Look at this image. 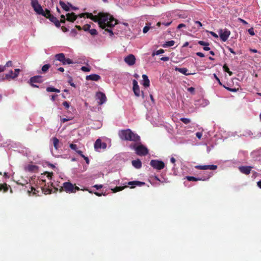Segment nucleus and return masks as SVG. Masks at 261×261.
<instances>
[{
	"label": "nucleus",
	"mask_w": 261,
	"mask_h": 261,
	"mask_svg": "<svg viewBox=\"0 0 261 261\" xmlns=\"http://www.w3.org/2000/svg\"><path fill=\"white\" fill-rule=\"evenodd\" d=\"M86 17L95 22H97L101 29L106 27L112 28L118 23V20L113 16L108 13L100 12L97 15H93L92 13L86 14Z\"/></svg>",
	"instance_id": "1"
},
{
	"label": "nucleus",
	"mask_w": 261,
	"mask_h": 261,
	"mask_svg": "<svg viewBox=\"0 0 261 261\" xmlns=\"http://www.w3.org/2000/svg\"><path fill=\"white\" fill-rule=\"evenodd\" d=\"M118 136L120 139L123 141L138 142L140 140V136L128 128L120 130L118 133Z\"/></svg>",
	"instance_id": "2"
},
{
	"label": "nucleus",
	"mask_w": 261,
	"mask_h": 261,
	"mask_svg": "<svg viewBox=\"0 0 261 261\" xmlns=\"http://www.w3.org/2000/svg\"><path fill=\"white\" fill-rule=\"evenodd\" d=\"M81 189L79 187L72 184L70 181H66L63 184V186L60 189V192L65 191L67 193H75L76 191H80Z\"/></svg>",
	"instance_id": "3"
},
{
	"label": "nucleus",
	"mask_w": 261,
	"mask_h": 261,
	"mask_svg": "<svg viewBox=\"0 0 261 261\" xmlns=\"http://www.w3.org/2000/svg\"><path fill=\"white\" fill-rule=\"evenodd\" d=\"M130 148L135 150V153L139 156H145L149 153L148 148L142 144H139L136 146V144H132Z\"/></svg>",
	"instance_id": "4"
},
{
	"label": "nucleus",
	"mask_w": 261,
	"mask_h": 261,
	"mask_svg": "<svg viewBox=\"0 0 261 261\" xmlns=\"http://www.w3.org/2000/svg\"><path fill=\"white\" fill-rule=\"evenodd\" d=\"M31 6L37 14L41 15L43 16H45L46 9L43 10L41 6L39 4L38 0H31Z\"/></svg>",
	"instance_id": "5"
},
{
	"label": "nucleus",
	"mask_w": 261,
	"mask_h": 261,
	"mask_svg": "<svg viewBox=\"0 0 261 261\" xmlns=\"http://www.w3.org/2000/svg\"><path fill=\"white\" fill-rule=\"evenodd\" d=\"M44 17L48 19L51 22L54 23L56 27L59 28L60 27V22L56 17L50 13V11L49 10L46 9L45 16H44Z\"/></svg>",
	"instance_id": "6"
},
{
	"label": "nucleus",
	"mask_w": 261,
	"mask_h": 261,
	"mask_svg": "<svg viewBox=\"0 0 261 261\" xmlns=\"http://www.w3.org/2000/svg\"><path fill=\"white\" fill-rule=\"evenodd\" d=\"M43 82L42 76L41 75H35L31 77L29 80L28 83L34 88H39V86L35 83H42Z\"/></svg>",
	"instance_id": "7"
},
{
	"label": "nucleus",
	"mask_w": 261,
	"mask_h": 261,
	"mask_svg": "<svg viewBox=\"0 0 261 261\" xmlns=\"http://www.w3.org/2000/svg\"><path fill=\"white\" fill-rule=\"evenodd\" d=\"M150 166L154 169L157 170H162L165 167V164L162 161L158 160H152L150 162Z\"/></svg>",
	"instance_id": "8"
},
{
	"label": "nucleus",
	"mask_w": 261,
	"mask_h": 261,
	"mask_svg": "<svg viewBox=\"0 0 261 261\" xmlns=\"http://www.w3.org/2000/svg\"><path fill=\"white\" fill-rule=\"evenodd\" d=\"M219 34L220 37V39L223 41L225 42L227 40L230 35V31L226 29H220L219 31Z\"/></svg>",
	"instance_id": "9"
},
{
	"label": "nucleus",
	"mask_w": 261,
	"mask_h": 261,
	"mask_svg": "<svg viewBox=\"0 0 261 261\" xmlns=\"http://www.w3.org/2000/svg\"><path fill=\"white\" fill-rule=\"evenodd\" d=\"M212 176V174L211 173L208 174H206L205 175L203 176L202 177L200 178H196L194 176H186L185 178H186L188 181H196L198 180H208Z\"/></svg>",
	"instance_id": "10"
},
{
	"label": "nucleus",
	"mask_w": 261,
	"mask_h": 261,
	"mask_svg": "<svg viewBox=\"0 0 261 261\" xmlns=\"http://www.w3.org/2000/svg\"><path fill=\"white\" fill-rule=\"evenodd\" d=\"M218 167L217 165H197L195 166V168L199 170H215L217 169Z\"/></svg>",
	"instance_id": "11"
},
{
	"label": "nucleus",
	"mask_w": 261,
	"mask_h": 261,
	"mask_svg": "<svg viewBox=\"0 0 261 261\" xmlns=\"http://www.w3.org/2000/svg\"><path fill=\"white\" fill-rule=\"evenodd\" d=\"M96 98L99 100V105H102L107 101V97L105 93L101 92H98L96 94Z\"/></svg>",
	"instance_id": "12"
},
{
	"label": "nucleus",
	"mask_w": 261,
	"mask_h": 261,
	"mask_svg": "<svg viewBox=\"0 0 261 261\" xmlns=\"http://www.w3.org/2000/svg\"><path fill=\"white\" fill-rule=\"evenodd\" d=\"M125 62L129 66H132L135 64L136 58L135 56L130 54L128 56H126L124 59Z\"/></svg>",
	"instance_id": "13"
},
{
	"label": "nucleus",
	"mask_w": 261,
	"mask_h": 261,
	"mask_svg": "<svg viewBox=\"0 0 261 261\" xmlns=\"http://www.w3.org/2000/svg\"><path fill=\"white\" fill-rule=\"evenodd\" d=\"M252 168L251 166H240L239 167V169L240 171L246 175H248L250 174L251 169Z\"/></svg>",
	"instance_id": "14"
},
{
	"label": "nucleus",
	"mask_w": 261,
	"mask_h": 261,
	"mask_svg": "<svg viewBox=\"0 0 261 261\" xmlns=\"http://www.w3.org/2000/svg\"><path fill=\"white\" fill-rule=\"evenodd\" d=\"M133 91L134 92L135 95L139 97L140 94V89L138 85V82L135 80H134L133 81Z\"/></svg>",
	"instance_id": "15"
},
{
	"label": "nucleus",
	"mask_w": 261,
	"mask_h": 261,
	"mask_svg": "<svg viewBox=\"0 0 261 261\" xmlns=\"http://www.w3.org/2000/svg\"><path fill=\"white\" fill-rule=\"evenodd\" d=\"M25 169L29 172H37L38 170V167L35 165L29 164L25 168Z\"/></svg>",
	"instance_id": "16"
},
{
	"label": "nucleus",
	"mask_w": 261,
	"mask_h": 261,
	"mask_svg": "<svg viewBox=\"0 0 261 261\" xmlns=\"http://www.w3.org/2000/svg\"><path fill=\"white\" fill-rule=\"evenodd\" d=\"M145 184V182L139 181H132L128 182V185L131 186V188H134L136 186H142Z\"/></svg>",
	"instance_id": "17"
},
{
	"label": "nucleus",
	"mask_w": 261,
	"mask_h": 261,
	"mask_svg": "<svg viewBox=\"0 0 261 261\" xmlns=\"http://www.w3.org/2000/svg\"><path fill=\"white\" fill-rule=\"evenodd\" d=\"M87 80H91L93 81H97L100 79V76L96 74H93L89 75H87L86 77Z\"/></svg>",
	"instance_id": "18"
},
{
	"label": "nucleus",
	"mask_w": 261,
	"mask_h": 261,
	"mask_svg": "<svg viewBox=\"0 0 261 261\" xmlns=\"http://www.w3.org/2000/svg\"><path fill=\"white\" fill-rule=\"evenodd\" d=\"M66 16L67 20L70 22H74L77 18V16L73 12L67 13Z\"/></svg>",
	"instance_id": "19"
},
{
	"label": "nucleus",
	"mask_w": 261,
	"mask_h": 261,
	"mask_svg": "<svg viewBox=\"0 0 261 261\" xmlns=\"http://www.w3.org/2000/svg\"><path fill=\"white\" fill-rule=\"evenodd\" d=\"M14 73L13 72V70H10L8 73L6 74L5 76H3V80H9L10 79H14L15 78H13Z\"/></svg>",
	"instance_id": "20"
},
{
	"label": "nucleus",
	"mask_w": 261,
	"mask_h": 261,
	"mask_svg": "<svg viewBox=\"0 0 261 261\" xmlns=\"http://www.w3.org/2000/svg\"><path fill=\"white\" fill-rule=\"evenodd\" d=\"M142 78L143 81V85L145 87H149L150 85V81L148 79V76L146 74H143Z\"/></svg>",
	"instance_id": "21"
},
{
	"label": "nucleus",
	"mask_w": 261,
	"mask_h": 261,
	"mask_svg": "<svg viewBox=\"0 0 261 261\" xmlns=\"http://www.w3.org/2000/svg\"><path fill=\"white\" fill-rule=\"evenodd\" d=\"M132 163L133 166L137 169H140L142 167V163L139 159L132 161Z\"/></svg>",
	"instance_id": "22"
},
{
	"label": "nucleus",
	"mask_w": 261,
	"mask_h": 261,
	"mask_svg": "<svg viewBox=\"0 0 261 261\" xmlns=\"http://www.w3.org/2000/svg\"><path fill=\"white\" fill-rule=\"evenodd\" d=\"M175 70L177 71L186 75H189L191 74H193V73H188V69L186 68H178L176 67Z\"/></svg>",
	"instance_id": "23"
},
{
	"label": "nucleus",
	"mask_w": 261,
	"mask_h": 261,
	"mask_svg": "<svg viewBox=\"0 0 261 261\" xmlns=\"http://www.w3.org/2000/svg\"><path fill=\"white\" fill-rule=\"evenodd\" d=\"M50 67V65L49 64L44 65L41 68V70L39 72V73H46L49 68Z\"/></svg>",
	"instance_id": "24"
},
{
	"label": "nucleus",
	"mask_w": 261,
	"mask_h": 261,
	"mask_svg": "<svg viewBox=\"0 0 261 261\" xmlns=\"http://www.w3.org/2000/svg\"><path fill=\"white\" fill-rule=\"evenodd\" d=\"M101 140L100 139H97L94 143V148L96 150L101 148Z\"/></svg>",
	"instance_id": "25"
},
{
	"label": "nucleus",
	"mask_w": 261,
	"mask_h": 261,
	"mask_svg": "<svg viewBox=\"0 0 261 261\" xmlns=\"http://www.w3.org/2000/svg\"><path fill=\"white\" fill-rule=\"evenodd\" d=\"M65 55L63 53H60L55 55V58L57 60L62 62L64 60Z\"/></svg>",
	"instance_id": "26"
},
{
	"label": "nucleus",
	"mask_w": 261,
	"mask_h": 261,
	"mask_svg": "<svg viewBox=\"0 0 261 261\" xmlns=\"http://www.w3.org/2000/svg\"><path fill=\"white\" fill-rule=\"evenodd\" d=\"M41 190L42 191V192L44 194H50L52 193L53 192V189H50L48 188H47V187H41Z\"/></svg>",
	"instance_id": "27"
},
{
	"label": "nucleus",
	"mask_w": 261,
	"mask_h": 261,
	"mask_svg": "<svg viewBox=\"0 0 261 261\" xmlns=\"http://www.w3.org/2000/svg\"><path fill=\"white\" fill-rule=\"evenodd\" d=\"M9 186H8L6 183L4 184H0V191L3 190L4 192H7L9 189Z\"/></svg>",
	"instance_id": "28"
},
{
	"label": "nucleus",
	"mask_w": 261,
	"mask_h": 261,
	"mask_svg": "<svg viewBox=\"0 0 261 261\" xmlns=\"http://www.w3.org/2000/svg\"><path fill=\"white\" fill-rule=\"evenodd\" d=\"M53 144L55 148L57 150L59 148V140L56 137L53 138Z\"/></svg>",
	"instance_id": "29"
},
{
	"label": "nucleus",
	"mask_w": 261,
	"mask_h": 261,
	"mask_svg": "<svg viewBox=\"0 0 261 261\" xmlns=\"http://www.w3.org/2000/svg\"><path fill=\"white\" fill-rule=\"evenodd\" d=\"M60 5L61 7L66 11H69L70 10L69 7L63 1H60Z\"/></svg>",
	"instance_id": "30"
},
{
	"label": "nucleus",
	"mask_w": 261,
	"mask_h": 261,
	"mask_svg": "<svg viewBox=\"0 0 261 261\" xmlns=\"http://www.w3.org/2000/svg\"><path fill=\"white\" fill-rule=\"evenodd\" d=\"M62 63L63 65H66V64H73V61L69 58H66L65 57H64V60H63V61H62Z\"/></svg>",
	"instance_id": "31"
},
{
	"label": "nucleus",
	"mask_w": 261,
	"mask_h": 261,
	"mask_svg": "<svg viewBox=\"0 0 261 261\" xmlns=\"http://www.w3.org/2000/svg\"><path fill=\"white\" fill-rule=\"evenodd\" d=\"M46 91L47 92H57V93H59L60 92V90L59 89H56L54 87H47Z\"/></svg>",
	"instance_id": "32"
},
{
	"label": "nucleus",
	"mask_w": 261,
	"mask_h": 261,
	"mask_svg": "<svg viewBox=\"0 0 261 261\" xmlns=\"http://www.w3.org/2000/svg\"><path fill=\"white\" fill-rule=\"evenodd\" d=\"M127 186H124V187H116L115 188L112 189V190L113 193H116L117 192L122 191L125 188H126Z\"/></svg>",
	"instance_id": "33"
},
{
	"label": "nucleus",
	"mask_w": 261,
	"mask_h": 261,
	"mask_svg": "<svg viewBox=\"0 0 261 261\" xmlns=\"http://www.w3.org/2000/svg\"><path fill=\"white\" fill-rule=\"evenodd\" d=\"M223 70L225 72H227L229 75H232V72L230 71L229 68H228V67L227 66V65L226 64H225L223 65Z\"/></svg>",
	"instance_id": "34"
},
{
	"label": "nucleus",
	"mask_w": 261,
	"mask_h": 261,
	"mask_svg": "<svg viewBox=\"0 0 261 261\" xmlns=\"http://www.w3.org/2000/svg\"><path fill=\"white\" fill-rule=\"evenodd\" d=\"M175 44V42L173 40L168 41L166 42L165 44L164 45V47H170L173 46Z\"/></svg>",
	"instance_id": "35"
},
{
	"label": "nucleus",
	"mask_w": 261,
	"mask_h": 261,
	"mask_svg": "<svg viewBox=\"0 0 261 261\" xmlns=\"http://www.w3.org/2000/svg\"><path fill=\"white\" fill-rule=\"evenodd\" d=\"M180 120L185 124H188L191 122V120L187 118H181Z\"/></svg>",
	"instance_id": "36"
},
{
	"label": "nucleus",
	"mask_w": 261,
	"mask_h": 261,
	"mask_svg": "<svg viewBox=\"0 0 261 261\" xmlns=\"http://www.w3.org/2000/svg\"><path fill=\"white\" fill-rule=\"evenodd\" d=\"M146 24H147V25L145 26L144 27V28L143 29V32L144 34L146 33L149 31V29L150 28V27L149 26L150 25V23H147Z\"/></svg>",
	"instance_id": "37"
},
{
	"label": "nucleus",
	"mask_w": 261,
	"mask_h": 261,
	"mask_svg": "<svg viewBox=\"0 0 261 261\" xmlns=\"http://www.w3.org/2000/svg\"><path fill=\"white\" fill-rule=\"evenodd\" d=\"M103 29L105 30V32H103L104 34L105 32H108L109 33L110 36H112L114 35L113 31L111 29L106 28V27Z\"/></svg>",
	"instance_id": "38"
},
{
	"label": "nucleus",
	"mask_w": 261,
	"mask_h": 261,
	"mask_svg": "<svg viewBox=\"0 0 261 261\" xmlns=\"http://www.w3.org/2000/svg\"><path fill=\"white\" fill-rule=\"evenodd\" d=\"M20 71V70L18 68H17V69H15V70H14V75H13V78H16L18 76L19 72Z\"/></svg>",
	"instance_id": "39"
},
{
	"label": "nucleus",
	"mask_w": 261,
	"mask_h": 261,
	"mask_svg": "<svg viewBox=\"0 0 261 261\" xmlns=\"http://www.w3.org/2000/svg\"><path fill=\"white\" fill-rule=\"evenodd\" d=\"M198 43L200 45H202L204 46H208L210 45L208 42H204L203 41H198Z\"/></svg>",
	"instance_id": "40"
},
{
	"label": "nucleus",
	"mask_w": 261,
	"mask_h": 261,
	"mask_svg": "<svg viewBox=\"0 0 261 261\" xmlns=\"http://www.w3.org/2000/svg\"><path fill=\"white\" fill-rule=\"evenodd\" d=\"M90 28H91V25L89 24H86L85 25H84L83 27V30L85 31H90Z\"/></svg>",
	"instance_id": "41"
},
{
	"label": "nucleus",
	"mask_w": 261,
	"mask_h": 261,
	"mask_svg": "<svg viewBox=\"0 0 261 261\" xmlns=\"http://www.w3.org/2000/svg\"><path fill=\"white\" fill-rule=\"evenodd\" d=\"M164 53V49H160L159 50H157L155 53H153L152 56H153L155 55H159L162 54H163Z\"/></svg>",
	"instance_id": "42"
},
{
	"label": "nucleus",
	"mask_w": 261,
	"mask_h": 261,
	"mask_svg": "<svg viewBox=\"0 0 261 261\" xmlns=\"http://www.w3.org/2000/svg\"><path fill=\"white\" fill-rule=\"evenodd\" d=\"M223 87L226 89H227L228 91H230V92H237L238 90V89H236V88H229V87H226L225 86H223Z\"/></svg>",
	"instance_id": "43"
},
{
	"label": "nucleus",
	"mask_w": 261,
	"mask_h": 261,
	"mask_svg": "<svg viewBox=\"0 0 261 261\" xmlns=\"http://www.w3.org/2000/svg\"><path fill=\"white\" fill-rule=\"evenodd\" d=\"M69 146L71 149L74 150L75 151H76L78 150L77 146L75 144H70Z\"/></svg>",
	"instance_id": "44"
},
{
	"label": "nucleus",
	"mask_w": 261,
	"mask_h": 261,
	"mask_svg": "<svg viewBox=\"0 0 261 261\" xmlns=\"http://www.w3.org/2000/svg\"><path fill=\"white\" fill-rule=\"evenodd\" d=\"M13 66V63L11 61H8L5 65L4 66L5 67V69H6V67H12Z\"/></svg>",
	"instance_id": "45"
},
{
	"label": "nucleus",
	"mask_w": 261,
	"mask_h": 261,
	"mask_svg": "<svg viewBox=\"0 0 261 261\" xmlns=\"http://www.w3.org/2000/svg\"><path fill=\"white\" fill-rule=\"evenodd\" d=\"M36 192H38V191H37L34 187H31V191L28 190V193H30L31 192L33 193V194H36Z\"/></svg>",
	"instance_id": "46"
},
{
	"label": "nucleus",
	"mask_w": 261,
	"mask_h": 261,
	"mask_svg": "<svg viewBox=\"0 0 261 261\" xmlns=\"http://www.w3.org/2000/svg\"><path fill=\"white\" fill-rule=\"evenodd\" d=\"M89 33L91 35H95L97 34V32L95 29H90Z\"/></svg>",
	"instance_id": "47"
},
{
	"label": "nucleus",
	"mask_w": 261,
	"mask_h": 261,
	"mask_svg": "<svg viewBox=\"0 0 261 261\" xmlns=\"http://www.w3.org/2000/svg\"><path fill=\"white\" fill-rule=\"evenodd\" d=\"M81 70L83 71L88 72L90 71V68L88 67L82 66L81 68Z\"/></svg>",
	"instance_id": "48"
},
{
	"label": "nucleus",
	"mask_w": 261,
	"mask_h": 261,
	"mask_svg": "<svg viewBox=\"0 0 261 261\" xmlns=\"http://www.w3.org/2000/svg\"><path fill=\"white\" fill-rule=\"evenodd\" d=\"M194 23L197 24V29H199L200 27L202 26V23L199 21H195Z\"/></svg>",
	"instance_id": "49"
},
{
	"label": "nucleus",
	"mask_w": 261,
	"mask_h": 261,
	"mask_svg": "<svg viewBox=\"0 0 261 261\" xmlns=\"http://www.w3.org/2000/svg\"><path fill=\"white\" fill-rule=\"evenodd\" d=\"M61 19L60 21H59L61 23H65L66 21L65 16L64 15H61Z\"/></svg>",
	"instance_id": "50"
},
{
	"label": "nucleus",
	"mask_w": 261,
	"mask_h": 261,
	"mask_svg": "<svg viewBox=\"0 0 261 261\" xmlns=\"http://www.w3.org/2000/svg\"><path fill=\"white\" fill-rule=\"evenodd\" d=\"M188 91L192 94H194L195 88L193 87H190L188 88Z\"/></svg>",
	"instance_id": "51"
},
{
	"label": "nucleus",
	"mask_w": 261,
	"mask_h": 261,
	"mask_svg": "<svg viewBox=\"0 0 261 261\" xmlns=\"http://www.w3.org/2000/svg\"><path fill=\"white\" fill-rule=\"evenodd\" d=\"M248 31L249 34L251 35V36L254 35V30L252 28L249 29Z\"/></svg>",
	"instance_id": "52"
},
{
	"label": "nucleus",
	"mask_w": 261,
	"mask_h": 261,
	"mask_svg": "<svg viewBox=\"0 0 261 261\" xmlns=\"http://www.w3.org/2000/svg\"><path fill=\"white\" fill-rule=\"evenodd\" d=\"M63 105L66 108L68 109L69 108V103L67 101H64L63 102Z\"/></svg>",
	"instance_id": "53"
},
{
	"label": "nucleus",
	"mask_w": 261,
	"mask_h": 261,
	"mask_svg": "<svg viewBox=\"0 0 261 261\" xmlns=\"http://www.w3.org/2000/svg\"><path fill=\"white\" fill-rule=\"evenodd\" d=\"M214 76L215 79L218 82L219 84L220 85H222V84L221 83L219 78L217 76V75L216 74H214Z\"/></svg>",
	"instance_id": "54"
},
{
	"label": "nucleus",
	"mask_w": 261,
	"mask_h": 261,
	"mask_svg": "<svg viewBox=\"0 0 261 261\" xmlns=\"http://www.w3.org/2000/svg\"><path fill=\"white\" fill-rule=\"evenodd\" d=\"M103 186L102 185H95L93 187L96 188L97 190H99L102 188Z\"/></svg>",
	"instance_id": "55"
},
{
	"label": "nucleus",
	"mask_w": 261,
	"mask_h": 261,
	"mask_svg": "<svg viewBox=\"0 0 261 261\" xmlns=\"http://www.w3.org/2000/svg\"><path fill=\"white\" fill-rule=\"evenodd\" d=\"M202 135V133L201 132H197L196 133V136L199 139H200Z\"/></svg>",
	"instance_id": "56"
},
{
	"label": "nucleus",
	"mask_w": 261,
	"mask_h": 261,
	"mask_svg": "<svg viewBox=\"0 0 261 261\" xmlns=\"http://www.w3.org/2000/svg\"><path fill=\"white\" fill-rule=\"evenodd\" d=\"M70 120H71V119H70V118H68V119L67 118H62V119H61V122L62 123H64L65 122H66L67 121H69Z\"/></svg>",
	"instance_id": "57"
},
{
	"label": "nucleus",
	"mask_w": 261,
	"mask_h": 261,
	"mask_svg": "<svg viewBox=\"0 0 261 261\" xmlns=\"http://www.w3.org/2000/svg\"><path fill=\"white\" fill-rule=\"evenodd\" d=\"M71 34H72L73 36H75V35L77 34V31L74 29H72L71 31Z\"/></svg>",
	"instance_id": "58"
},
{
	"label": "nucleus",
	"mask_w": 261,
	"mask_h": 261,
	"mask_svg": "<svg viewBox=\"0 0 261 261\" xmlns=\"http://www.w3.org/2000/svg\"><path fill=\"white\" fill-rule=\"evenodd\" d=\"M196 54L197 56H199L200 57H201V58L204 57V55L203 53H200V52H197V53H196Z\"/></svg>",
	"instance_id": "59"
},
{
	"label": "nucleus",
	"mask_w": 261,
	"mask_h": 261,
	"mask_svg": "<svg viewBox=\"0 0 261 261\" xmlns=\"http://www.w3.org/2000/svg\"><path fill=\"white\" fill-rule=\"evenodd\" d=\"M172 23V21H170V22H163L162 23V24L164 25H165V27H168L169 25H170L171 24V23Z\"/></svg>",
	"instance_id": "60"
},
{
	"label": "nucleus",
	"mask_w": 261,
	"mask_h": 261,
	"mask_svg": "<svg viewBox=\"0 0 261 261\" xmlns=\"http://www.w3.org/2000/svg\"><path fill=\"white\" fill-rule=\"evenodd\" d=\"M107 145L106 143L105 142H102L101 143V148L102 149H106L107 148Z\"/></svg>",
	"instance_id": "61"
},
{
	"label": "nucleus",
	"mask_w": 261,
	"mask_h": 261,
	"mask_svg": "<svg viewBox=\"0 0 261 261\" xmlns=\"http://www.w3.org/2000/svg\"><path fill=\"white\" fill-rule=\"evenodd\" d=\"M76 152L82 158L84 156V155L83 154V152L81 150H77Z\"/></svg>",
	"instance_id": "62"
},
{
	"label": "nucleus",
	"mask_w": 261,
	"mask_h": 261,
	"mask_svg": "<svg viewBox=\"0 0 261 261\" xmlns=\"http://www.w3.org/2000/svg\"><path fill=\"white\" fill-rule=\"evenodd\" d=\"M83 158H84V159L85 160V161H86V163H87V164H89V162H90V161H89V160L88 158V157H87V156H85V155H84V156H83Z\"/></svg>",
	"instance_id": "63"
},
{
	"label": "nucleus",
	"mask_w": 261,
	"mask_h": 261,
	"mask_svg": "<svg viewBox=\"0 0 261 261\" xmlns=\"http://www.w3.org/2000/svg\"><path fill=\"white\" fill-rule=\"evenodd\" d=\"M61 29H62V31L64 32H66L68 31V29L64 26H62L61 28Z\"/></svg>",
	"instance_id": "64"
}]
</instances>
